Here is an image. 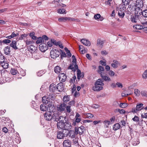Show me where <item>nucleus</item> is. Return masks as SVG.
<instances>
[{
	"mask_svg": "<svg viewBox=\"0 0 147 147\" xmlns=\"http://www.w3.org/2000/svg\"><path fill=\"white\" fill-rule=\"evenodd\" d=\"M132 9L135 11V15L131 16L130 20L133 23H136L139 20V16L141 13V8L143 7V2L142 1L137 0L132 5Z\"/></svg>",
	"mask_w": 147,
	"mask_h": 147,
	"instance_id": "f257e3e1",
	"label": "nucleus"
},
{
	"mask_svg": "<svg viewBox=\"0 0 147 147\" xmlns=\"http://www.w3.org/2000/svg\"><path fill=\"white\" fill-rule=\"evenodd\" d=\"M60 120L57 123V127L59 129H61L65 130L69 129L71 127L70 124L67 122L65 120V118L63 117H59Z\"/></svg>",
	"mask_w": 147,
	"mask_h": 147,
	"instance_id": "f03ea898",
	"label": "nucleus"
},
{
	"mask_svg": "<svg viewBox=\"0 0 147 147\" xmlns=\"http://www.w3.org/2000/svg\"><path fill=\"white\" fill-rule=\"evenodd\" d=\"M55 99L53 95L52 94H50L48 96H45L42 98V101L43 103H51L50 100H53Z\"/></svg>",
	"mask_w": 147,
	"mask_h": 147,
	"instance_id": "7ed1b4c3",
	"label": "nucleus"
},
{
	"mask_svg": "<svg viewBox=\"0 0 147 147\" xmlns=\"http://www.w3.org/2000/svg\"><path fill=\"white\" fill-rule=\"evenodd\" d=\"M143 104L142 103H138L136 105V107L132 108L131 112L134 113H137L139 111H140L143 109Z\"/></svg>",
	"mask_w": 147,
	"mask_h": 147,
	"instance_id": "20e7f679",
	"label": "nucleus"
},
{
	"mask_svg": "<svg viewBox=\"0 0 147 147\" xmlns=\"http://www.w3.org/2000/svg\"><path fill=\"white\" fill-rule=\"evenodd\" d=\"M50 55L52 58L55 59L59 57L60 53L58 50L56 49H53L50 52Z\"/></svg>",
	"mask_w": 147,
	"mask_h": 147,
	"instance_id": "39448f33",
	"label": "nucleus"
},
{
	"mask_svg": "<svg viewBox=\"0 0 147 147\" xmlns=\"http://www.w3.org/2000/svg\"><path fill=\"white\" fill-rule=\"evenodd\" d=\"M75 130V134H79L80 135H82L83 134L84 130V127L82 126L78 128L76 127Z\"/></svg>",
	"mask_w": 147,
	"mask_h": 147,
	"instance_id": "423d86ee",
	"label": "nucleus"
},
{
	"mask_svg": "<svg viewBox=\"0 0 147 147\" xmlns=\"http://www.w3.org/2000/svg\"><path fill=\"white\" fill-rule=\"evenodd\" d=\"M48 106L47 110L49 111V112H51L53 113V112L55 110V107L52 104L51 102L48 103Z\"/></svg>",
	"mask_w": 147,
	"mask_h": 147,
	"instance_id": "0eeeda50",
	"label": "nucleus"
},
{
	"mask_svg": "<svg viewBox=\"0 0 147 147\" xmlns=\"http://www.w3.org/2000/svg\"><path fill=\"white\" fill-rule=\"evenodd\" d=\"M104 41L100 38H98L97 40L96 45L99 48L102 49L103 47Z\"/></svg>",
	"mask_w": 147,
	"mask_h": 147,
	"instance_id": "6e6552de",
	"label": "nucleus"
},
{
	"mask_svg": "<svg viewBox=\"0 0 147 147\" xmlns=\"http://www.w3.org/2000/svg\"><path fill=\"white\" fill-rule=\"evenodd\" d=\"M53 113L52 112H46L44 115V118L47 121H50L52 119Z\"/></svg>",
	"mask_w": 147,
	"mask_h": 147,
	"instance_id": "1a4fd4ad",
	"label": "nucleus"
},
{
	"mask_svg": "<svg viewBox=\"0 0 147 147\" xmlns=\"http://www.w3.org/2000/svg\"><path fill=\"white\" fill-rule=\"evenodd\" d=\"M111 64V66L114 69L117 68L120 65L119 62L116 59L113 60Z\"/></svg>",
	"mask_w": 147,
	"mask_h": 147,
	"instance_id": "9d476101",
	"label": "nucleus"
},
{
	"mask_svg": "<svg viewBox=\"0 0 147 147\" xmlns=\"http://www.w3.org/2000/svg\"><path fill=\"white\" fill-rule=\"evenodd\" d=\"M125 9V8L124 7L120 8L118 13V15L120 17L123 18L124 17L125 15L124 12Z\"/></svg>",
	"mask_w": 147,
	"mask_h": 147,
	"instance_id": "9b49d317",
	"label": "nucleus"
},
{
	"mask_svg": "<svg viewBox=\"0 0 147 147\" xmlns=\"http://www.w3.org/2000/svg\"><path fill=\"white\" fill-rule=\"evenodd\" d=\"M59 81L62 82H64L67 79L66 75L63 73H61L60 74H59Z\"/></svg>",
	"mask_w": 147,
	"mask_h": 147,
	"instance_id": "f8f14e48",
	"label": "nucleus"
},
{
	"mask_svg": "<svg viewBox=\"0 0 147 147\" xmlns=\"http://www.w3.org/2000/svg\"><path fill=\"white\" fill-rule=\"evenodd\" d=\"M72 62V64H71L70 65L68 68L69 69H71L73 71H74L78 69V65L76 64V62H75V63H74L73 62Z\"/></svg>",
	"mask_w": 147,
	"mask_h": 147,
	"instance_id": "ddd939ff",
	"label": "nucleus"
},
{
	"mask_svg": "<svg viewBox=\"0 0 147 147\" xmlns=\"http://www.w3.org/2000/svg\"><path fill=\"white\" fill-rule=\"evenodd\" d=\"M65 104L64 103L61 104L57 106V109L59 111H62L65 110Z\"/></svg>",
	"mask_w": 147,
	"mask_h": 147,
	"instance_id": "4468645a",
	"label": "nucleus"
},
{
	"mask_svg": "<svg viewBox=\"0 0 147 147\" xmlns=\"http://www.w3.org/2000/svg\"><path fill=\"white\" fill-rule=\"evenodd\" d=\"M39 48L40 50L42 52H45L48 49L47 45L44 43L40 44L39 46Z\"/></svg>",
	"mask_w": 147,
	"mask_h": 147,
	"instance_id": "2eb2a0df",
	"label": "nucleus"
},
{
	"mask_svg": "<svg viewBox=\"0 0 147 147\" xmlns=\"http://www.w3.org/2000/svg\"><path fill=\"white\" fill-rule=\"evenodd\" d=\"M94 18L96 20L98 21H102L104 19L103 17L101 16L100 14L97 13L94 15Z\"/></svg>",
	"mask_w": 147,
	"mask_h": 147,
	"instance_id": "dca6fc26",
	"label": "nucleus"
},
{
	"mask_svg": "<svg viewBox=\"0 0 147 147\" xmlns=\"http://www.w3.org/2000/svg\"><path fill=\"white\" fill-rule=\"evenodd\" d=\"M64 132V130L58 132L57 135V138L59 139H61L65 137V135Z\"/></svg>",
	"mask_w": 147,
	"mask_h": 147,
	"instance_id": "f3484780",
	"label": "nucleus"
},
{
	"mask_svg": "<svg viewBox=\"0 0 147 147\" xmlns=\"http://www.w3.org/2000/svg\"><path fill=\"white\" fill-rule=\"evenodd\" d=\"M81 42L84 45L87 46H90L91 44V42L88 40L82 39L81 40Z\"/></svg>",
	"mask_w": 147,
	"mask_h": 147,
	"instance_id": "a211bd4d",
	"label": "nucleus"
},
{
	"mask_svg": "<svg viewBox=\"0 0 147 147\" xmlns=\"http://www.w3.org/2000/svg\"><path fill=\"white\" fill-rule=\"evenodd\" d=\"M57 90L59 92L62 91L64 89V85L63 84L60 83L58 84L56 87Z\"/></svg>",
	"mask_w": 147,
	"mask_h": 147,
	"instance_id": "6ab92c4d",
	"label": "nucleus"
},
{
	"mask_svg": "<svg viewBox=\"0 0 147 147\" xmlns=\"http://www.w3.org/2000/svg\"><path fill=\"white\" fill-rule=\"evenodd\" d=\"M49 91L51 92H54L57 90L56 86L54 84H51L49 87Z\"/></svg>",
	"mask_w": 147,
	"mask_h": 147,
	"instance_id": "aec40b11",
	"label": "nucleus"
},
{
	"mask_svg": "<svg viewBox=\"0 0 147 147\" xmlns=\"http://www.w3.org/2000/svg\"><path fill=\"white\" fill-rule=\"evenodd\" d=\"M63 145L64 147H70L71 143L69 140H67L64 141Z\"/></svg>",
	"mask_w": 147,
	"mask_h": 147,
	"instance_id": "412c9836",
	"label": "nucleus"
},
{
	"mask_svg": "<svg viewBox=\"0 0 147 147\" xmlns=\"http://www.w3.org/2000/svg\"><path fill=\"white\" fill-rule=\"evenodd\" d=\"M40 105V109L42 111H46L48 109V103H44Z\"/></svg>",
	"mask_w": 147,
	"mask_h": 147,
	"instance_id": "4be33fe9",
	"label": "nucleus"
},
{
	"mask_svg": "<svg viewBox=\"0 0 147 147\" xmlns=\"http://www.w3.org/2000/svg\"><path fill=\"white\" fill-rule=\"evenodd\" d=\"M52 119H53L55 121H57L60 120L59 117L61 116H59V115L56 113H53L52 114Z\"/></svg>",
	"mask_w": 147,
	"mask_h": 147,
	"instance_id": "5701e85b",
	"label": "nucleus"
},
{
	"mask_svg": "<svg viewBox=\"0 0 147 147\" xmlns=\"http://www.w3.org/2000/svg\"><path fill=\"white\" fill-rule=\"evenodd\" d=\"M103 88L102 86H99L98 85H95L92 88V89L94 91H98L103 89Z\"/></svg>",
	"mask_w": 147,
	"mask_h": 147,
	"instance_id": "b1692460",
	"label": "nucleus"
},
{
	"mask_svg": "<svg viewBox=\"0 0 147 147\" xmlns=\"http://www.w3.org/2000/svg\"><path fill=\"white\" fill-rule=\"evenodd\" d=\"M104 84L102 80L101 79H98L97 81L95 83V85H98L100 86H103L104 85Z\"/></svg>",
	"mask_w": 147,
	"mask_h": 147,
	"instance_id": "393cba45",
	"label": "nucleus"
},
{
	"mask_svg": "<svg viewBox=\"0 0 147 147\" xmlns=\"http://www.w3.org/2000/svg\"><path fill=\"white\" fill-rule=\"evenodd\" d=\"M32 56L35 59H38L40 58L39 54L36 52H33L32 53Z\"/></svg>",
	"mask_w": 147,
	"mask_h": 147,
	"instance_id": "a878e982",
	"label": "nucleus"
},
{
	"mask_svg": "<svg viewBox=\"0 0 147 147\" xmlns=\"http://www.w3.org/2000/svg\"><path fill=\"white\" fill-rule=\"evenodd\" d=\"M4 53L6 55H9L10 53V49L9 47L7 46L5 47L4 49Z\"/></svg>",
	"mask_w": 147,
	"mask_h": 147,
	"instance_id": "bb28decb",
	"label": "nucleus"
},
{
	"mask_svg": "<svg viewBox=\"0 0 147 147\" xmlns=\"http://www.w3.org/2000/svg\"><path fill=\"white\" fill-rule=\"evenodd\" d=\"M100 76L102 79L105 81L110 82L111 81L110 78L109 76H103L102 74H101Z\"/></svg>",
	"mask_w": 147,
	"mask_h": 147,
	"instance_id": "cd10ccee",
	"label": "nucleus"
},
{
	"mask_svg": "<svg viewBox=\"0 0 147 147\" xmlns=\"http://www.w3.org/2000/svg\"><path fill=\"white\" fill-rule=\"evenodd\" d=\"M0 65H1L3 68L5 69H7L8 67V63L7 62L5 61H4V62H3Z\"/></svg>",
	"mask_w": 147,
	"mask_h": 147,
	"instance_id": "c85d7f7f",
	"label": "nucleus"
},
{
	"mask_svg": "<svg viewBox=\"0 0 147 147\" xmlns=\"http://www.w3.org/2000/svg\"><path fill=\"white\" fill-rule=\"evenodd\" d=\"M143 26H141L140 25L137 24L134 25L133 26V28L135 30H141L142 29Z\"/></svg>",
	"mask_w": 147,
	"mask_h": 147,
	"instance_id": "c756f323",
	"label": "nucleus"
},
{
	"mask_svg": "<svg viewBox=\"0 0 147 147\" xmlns=\"http://www.w3.org/2000/svg\"><path fill=\"white\" fill-rule=\"evenodd\" d=\"M84 118H88L89 119L92 118L94 117V115L90 113H85L84 114Z\"/></svg>",
	"mask_w": 147,
	"mask_h": 147,
	"instance_id": "7c9ffc66",
	"label": "nucleus"
},
{
	"mask_svg": "<svg viewBox=\"0 0 147 147\" xmlns=\"http://www.w3.org/2000/svg\"><path fill=\"white\" fill-rule=\"evenodd\" d=\"M16 42L14 40L12 41L11 43L10 44V46L15 49H17L18 48L16 46Z\"/></svg>",
	"mask_w": 147,
	"mask_h": 147,
	"instance_id": "2f4dec72",
	"label": "nucleus"
},
{
	"mask_svg": "<svg viewBox=\"0 0 147 147\" xmlns=\"http://www.w3.org/2000/svg\"><path fill=\"white\" fill-rule=\"evenodd\" d=\"M68 17H62L58 19V21L60 22H64L68 21Z\"/></svg>",
	"mask_w": 147,
	"mask_h": 147,
	"instance_id": "473e14b6",
	"label": "nucleus"
},
{
	"mask_svg": "<svg viewBox=\"0 0 147 147\" xmlns=\"http://www.w3.org/2000/svg\"><path fill=\"white\" fill-rule=\"evenodd\" d=\"M55 42L54 39H51V41H48L47 42V45L49 47H51L53 45V44L55 45Z\"/></svg>",
	"mask_w": 147,
	"mask_h": 147,
	"instance_id": "72a5a7b5",
	"label": "nucleus"
},
{
	"mask_svg": "<svg viewBox=\"0 0 147 147\" xmlns=\"http://www.w3.org/2000/svg\"><path fill=\"white\" fill-rule=\"evenodd\" d=\"M121 125H120L119 123H116L113 126V129L114 130H116L119 129Z\"/></svg>",
	"mask_w": 147,
	"mask_h": 147,
	"instance_id": "f704fd0d",
	"label": "nucleus"
},
{
	"mask_svg": "<svg viewBox=\"0 0 147 147\" xmlns=\"http://www.w3.org/2000/svg\"><path fill=\"white\" fill-rule=\"evenodd\" d=\"M54 71L55 73L58 74L61 71V68L59 66H57L54 68Z\"/></svg>",
	"mask_w": 147,
	"mask_h": 147,
	"instance_id": "c9c22d12",
	"label": "nucleus"
},
{
	"mask_svg": "<svg viewBox=\"0 0 147 147\" xmlns=\"http://www.w3.org/2000/svg\"><path fill=\"white\" fill-rule=\"evenodd\" d=\"M104 70V68L102 66L100 65L98 67V72L100 74V76H101V74H102L103 73L102 71H103Z\"/></svg>",
	"mask_w": 147,
	"mask_h": 147,
	"instance_id": "e433bc0d",
	"label": "nucleus"
},
{
	"mask_svg": "<svg viewBox=\"0 0 147 147\" xmlns=\"http://www.w3.org/2000/svg\"><path fill=\"white\" fill-rule=\"evenodd\" d=\"M55 45L56 46H58L61 49H63V48L62 44L60 41L57 42L55 41Z\"/></svg>",
	"mask_w": 147,
	"mask_h": 147,
	"instance_id": "4c0bfd02",
	"label": "nucleus"
},
{
	"mask_svg": "<svg viewBox=\"0 0 147 147\" xmlns=\"http://www.w3.org/2000/svg\"><path fill=\"white\" fill-rule=\"evenodd\" d=\"M77 76L78 78L79 79L83 78L84 76L83 75L81 74L80 71L78 69L77 70Z\"/></svg>",
	"mask_w": 147,
	"mask_h": 147,
	"instance_id": "58836bf2",
	"label": "nucleus"
},
{
	"mask_svg": "<svg viewBox=\"0 0 147 147\" xmlns=\"http://www.w3.org/2000/svg\"><path fill=\"white\" fill-rule=\"evenodd\" d=\"M65 9H59L57 10L58 13L60 14L66 13Z\"/></svg>",
	"mask_w": 147,
	"mask_h": 147,
	"instance_id": "ea45409f",
	"label": "nucleus"
},
{
	"mask_svg": "<svg viewBox=\"0 0 147 147\" xmlns=\"http://www.w3.org/2000/svg\"><path fill=\"white\" fill-rule=\"evenodd\" d=\"M142 78L146 79L147 78V69L145 70L142 75Z\"/></svg>",
	"mask_w": 147,
	"mask_h": 147,
	"instance_id": "a19ab883",
	"label": "nucleus"
},
{
	"mask_svg": "<svg viewBox=\"0 0 147 147\" xmlns=\"http://www.w3.org/2000/svg\"><path fill=\"white\" fill-rule=\"evenodd\" d=\"M29 35L32 39L34 40H36L37 37L35 36V33L34 32H32L30 33L29 34Z\"/></svg>",
	"mask_w": 147,
	"mask_h": 147,
	"instance_id": "79ce46f5",
	"label": "nucleus"
},
{
	"mask_svg": "<svg viewBox=\"0 0 147 147\" xmlns=\"http://www.w3.org/2000/svg\"><path fill=\"white\" fill-rule=\"evenodd\" d=\"M128 104L126 103H121L120 104L119 106L121 108H124L127 107Z\"/></svg>",
	"mask_w": 147,
	"mask_h": 147,
	"instance_id": "37998d69",
	"label": "nucleus"
},
{
	"mask_svg": "<svg viewBox=\"0 0 147 147\" xmlns=\"http://www.w3.org/2000/svg\"><path fill=\"white\" fill-rule=\"evenodd\" d=\"M43 41V40L42 38L41 37H40L37 38V40L36 42V43L37 44H39L42 42Z\"/></svg>",
	"mask_w": 147,
	"mask_h": 147,
	"instance_id": "c03bdc74",
	"label": "nucleus"
},
{
	"mask_svg": "<svg viewBox=\"0 0 147 147\" xmlns=\"http://www.w3.org/2000/svg\"><path fill=\"white\" fill-rule=\"evenodd\" d=\"M11 74L13 75H16L18 73L17 70L14 69H11L10 70Z\"/></svg>",
	"mask_w": 147,
	"mask_h": 147,
	"instance_id": "a18cd8bd",
	"label": "nucleus"
},
{
	"mask_svg": "<svg viewBox=\"0 0 147 147\" xmlns=\"http://www.w3.org/2000/svg\"><path fill=\"white\" fill-rule=\"evenodd\" d=\"M60 51L61 52L60 54L61 58L66 57V54L61 49L60 50Z\"/></svg>",
	"mask_w": 147,
	"mask_h": 147,
	"instance_id": "49530a36",
	"label": "nucleus"
},
{
	"mask_svg": "<svg viewBox=\"0 0 147 147\" xmlns=\"http://www.w3.org/2000/svg\"><path fill=\"white\" fill-rule=\"evenodd\" d=\"M132 120L135 122H138L139 121V118L138 117L135 115L134 117H133Z\"/></svg>",
	"mask_w": 147,
	"mask_h": 147,
	"instance_id": "de8ad7c7",
	"label": "nucleus"
},
{
	"mask_svg": "<svg viewBox=\"0 0 147 147\" xmlns=\"http://www.w3.org/2000/svg\"><path fill=\"white\" fill-rule=\"evenodd\" d=\"M5 60V58L4 56L1 54L0 53V64L3 62H4Z\"/></svg>",
	"mask_w": 147,
	"mask_h": 147,
	"instance_id": "09e8293b",
	"label": "nucleus"
},
{
	"mask_svg": "<svg viewBox=\"0 0 147 147\" xmlns=\"http://www.w3.org/2000/svg\"><path fill=\"white\" fill-rule=\"evenodd\" d=\"M63 101L67 102L69 100V96H64L63 99Z\"/></svg>",
	"mask_w": 147,
	"mask_h": 147,
	"instance_id": "8fccbe9b",
	"label": "nucleus"
},
{
	"mask_svg": "<svg viewBox=\"0 0 147 147\" xmlns=\"http://www.w3.org/2000/svg\"><path fill=\"white\" fill-rule=\"evenodd\" d=\"M141 13H142L143 16L147 18V9L143 11L141 10Z\"/></svg>",
	"mask_w": 147,
	"mask_h": 147,
	"instance_id": "3c124183",
	"label": "nucleus"
},
{
	"mask_svg": "<svg viewBox=\"0 0 147 147\" xmlns=\"http://www.w3.org/2000/svg\"><path fill=\"white\" fill-rule=\"evenodd\" d=\"M1 121L4 123H6V122H8L9 121V118L5 117H3L1 119Z\"/></svg>",
	"mask_w": 147,
	"mask_h": 147,
	"instance_id": "603ef678",
	"label": "nucleus"
},
{
	"mask_svg": "<svg viewBox=\"0 0 147 147\" xmlns=\"http://www.w3.org/2000/svg\"><path fill=\"white\" fill-rule=\"evenodd\" d=\"M130 0H122V2L124 5H128L130 2Z\"/></svg>",
	"mask_w": 147,
	"mask_h": 147,
	"instance_id": "864d4df0",
	"label": "nucleus"
},
{
	"mask_svg": "<svg viewBox=\"0 0 147 147\" xmlns=\"http://www.w3.org/2000/svg\"><path fill=\"white\" fill-rule=\"evenodd\" d=\"M134 93L135 95L137 96H139L140 94V91L137 89H135Z\"/></svg>",
	"mask_w": 147,
	"mask_h": 147,
	"instance_id": "5fc2aeb1",
	"label": "nucleus"
},
{
	"mask_svg": "<svg viewBox=\"0 0 147 147\" xmlns=\"http://www.w3.org/2000/svg\"><path fill=\"white\" fill-rule=\"evenodd\" d=\"M45 73V72L43 70H40L37 73V75L38 76H40Z\"/></svg>",
	"mask_w": 147,
	"mask_h": 147,
	"instance_id": "6e6d98bb",
	"label": "nucleus"
},
{
	"mask_svg": "<svg viewBox=\"0 0 147 147\" xmlns=\"http://www.w3.org/2000/svg\"><path fill=\"white\" fill-rule=\"evenodd\" d=\"M109 75L111 76H115V72L112 70H110L108 72Z\"/></svg>",
	"mask_w": 147,
	"mask_h": 147,
	"instance_id": "4d7b16f0",
	"label": "nucleus"
},
{
	"mask_svg": "<svg viewBox=\"0 0 147 147\" xmlns=\"http://www.w3.org/2000/svg\"><path fill=\"white\" fill-rule=\"evenodd\" d=\"M104 123L106 127H108V125L110 124V122L108 120H105L104 121Z\"/></svg>",
	"mask_w": 147,
	"mask_h": 147,
	"instance_id": "13d9d810",
	"label": "nucleus"
},
{
	"mask_svg": "<svg viewBox=\"0 0 147 147\" xmlns=\"http://www.w3.org/2000/svg\"><path fill=\"white\" fill-rule=\"evenodd\" d=\"M116 111L117 112H119V113L121 114H124L125 113V111L123 109L120 110L119 109H117L116 110Z\"/></svg>",
	"mask_w": 147,
	"mask_h": 147,
	"instance_id": "bf43d9fd",
	"label": "nucleus"
},
{
	"mask_svg": "<svg viewBox=\"0 0 147 147\" xmlns=\"http://www.w3.org/2000/svg\"><path fill=\"white\" fill-rule=\"evenodd\" d=\"M30 49L31 50L33 51V52H34L35 50H36V48L33 45H31L30 46Z\"/></svg>",
	"mask_w": 147,
	"mask_h": 147,
	"instance_id": "052dcab7",
	"label": "nucleus"
},
{
	"mask_svg": "<svg viewBox=\"0 0 147 147\" xmlns=\"http://www.w3.org/2000/svg\"><path fill=\"white\" fill-rule=\"evenodd\" d=\"M116 86L119 88H122L123 87L122 84L120 82H117L116 83Z\"/></svg>",
	"mask_w": 147,
	"mask_h": 147,
	"instance_id": "680f3d73",
	"label": "nucleus"
},
{
	"mask_svg": "<svg viewBox=\"0 0 147 147\" xmlns=\"http://www.w3.org/2000/svg\"><path fill=\"white\" fill-rule=\"evenodd\" d=\"M141 94L143 96L147 97V92L144 91H142L141 92Z\"/></svg>",
	"mask_w": 147,
	"mask_h": 147,
	"instance_id": "e2e57ef3",
	"label": "nucleus"
},
{
	"mask_svg": "<svg viewBox=\"0 0 147 147\" xmlns=\"http://www.w3.org/2000/svg\"><path fill=\"white\" fill-rule=\"evenodd\" d=\"M139 141L138 140H136L135 139L133 141V145L134 146H136L139 143Z\"/></svg>",
	"mask_w": 147,
	"mask_h": 147,
	"instance_id": "0e129e2a",
	"label": "nucleus"
},
{
	"mask_svg": "<svg viewBox=\"0 0 147 147\" xmlns=\"http://www.w3.org/2000/svg\"><path fill=\"white\" fill-rule=\"evenodd\" d=\"M2 42L5 44L9 43L11 42V40L8 39H5L3 40Z\"/></svg>",
	"mask_w": 147,
	"mask_h": 147,
	"instance_id": "69168bd1",
	"label": "nucleus"
},
{
	"mask_svg": "<svg viewBox=\"0 0 147 147\" xmlns=\"http://www.w3.org/2000/svg\"><path fill=\"white\" fill-rule=\"evenodd\" d=\"M20 74L22 76H24L26 75L25 71L22 69H20Z\"/></svg>",
	"mask_w": 147,
	"mask_h": 147,
	"instance_id": "338daca9",
	"label": "nucleus"
},
{
	"mask_svg": "<svg viewBox=\"0 0 147 147\" xmlns=\"http://www.w3.org/2000/svg\"><path fill=\"white\" fill-rule=\"evenodd\" d=\"M33 43L32 40H27L26 42V43L27 45H29Z\"/></svg>",
	"mask_w": 147,
	"mask_h": 147,
	"instance_id": "774afa93",
	"label": "nucleus"
}]
</instances>
